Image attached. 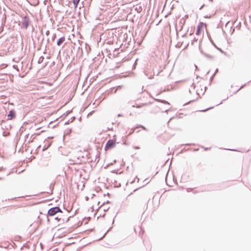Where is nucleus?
I'll use <instances>...</instances> for the list:
<instances>
[{"instance_id":"8","label":"nucleus","mask_w":251,"mask_h":251,"mask_svg":"<svg viewBox=\"0 0 251 251\" xmlns=\"http://www.w3.org/2000/svg\"><path fill=\"white\" fill-rule=\"evenodd\" d=\"M79 0H73V3L75 8L77 7Z\"/></svg>"},{"instance_id":"4","label":"nucleus","mask_w":251,"mask_h":251,"mask_svg":"<svg viewBox=\"0 0 251 251\" xmlns=\"http://www.w3.org/2000/svg\"><path fill=\"white\" fill-rule=\"evenodd\" d=\"M15 117V113L13 111L11 110L9 111V114L8 115V117L9 118V120H11L12 118Z\"/></svg>"},{"instance_id":"7","label":"nucleus","mask_w":251,"mask_h":251,"mask_svg":"<svg viewBox=\"0 0 251 251\" xmlns=\"http://www.w3.org/2000/svg\"><path fill=\"white\" fill-rule=\"evenodd\" d=\"M72 84V81H69L67 82L66 81H65L64 82L63 86L64 87H66V86H70Z\"/></svg>"},{"instance_id":"5","label":"nucleus","mask_w":251,"mask_h":251,"mask_svg":"<svg viewBox=\"0 0 251 251\" xmlns=\"http://www.w3.org/2000/svg\"><path fill=\"white\" fill-rule=\"evenodd\" d=\"M65 39L64 37L59 38L57 42V45L60 46L65 41Z\"/></svg>"},{"instance_id":"6","label":"nucleus","mask_w":251,"mask_h":251,"mask_svg":"<svg viewBox=\"0 0 251 251\" xmlns=\"http://www.w3.org/2000/svg\"><path fill=\"white\" fill-rule=\"evenodd\" d=\"M28 25V21L25 18V20L23 22V25L26 28Z\"/></svg>"},{"instance_id":"9","label":"nucleus","mask_w":251,"mask_h":251,"mask_svg":"<svg viewBox=\"0 0 251 251\" xmlns=\"http://www.w3.org/2000/svg\"><path fill=\"white\" fill-rule=\"evenodd\" d=\"M200 28H201V27L199 26L198 28V30H197V34H199V33L200 32Z\"/></svg>"},{"instance_id":"1","label":"nucleus","mask_w":251,"mask_h":251,"mask_svg":"<svg viewBox=\"0 0 251 251\" xmlns=\"http://www.w3.org/2000/svg\"><path fill=\"white\" fill-rule=\"evenodd\" d=\"M70 217H68L67 213H63L62 211L60 214L55 218L58 222L60 223L58 226H61V225L67 223L69 221Z\"/></svg>"},{"instance_id":"3","label":"nucleus","mask_w":251,"mask_h":251,"mask_svg":"<svg viewBox=\"0 0 251 251\" xmlns=\"http://www.w3.org/2000/svg\"><path fill=\"white\" fill-rule=\"evenodd\" d=\"M61 211H62L60 210L59 207H53V208L49 209V210L48 211V214L49 215L52 216L54 215L55 214H56L58 212H59V213L61 212Z\"/></svg>"},{"instance_id":"2","label":"nucleus","mask_w":251,"mask_h":251,"mask_svg":"<svg viewBox=\"0 0 251 251\" xmlns=\"http://www.w3.org/2000/svg\"><path fill=\"white\" fill-rule=\"evenodd\" d=\"M117 143V138L116 135H114L112 139H110L107 142L104 147L105 151H106L114 148L116 146Z\"/></svg>"}]
</instances>
